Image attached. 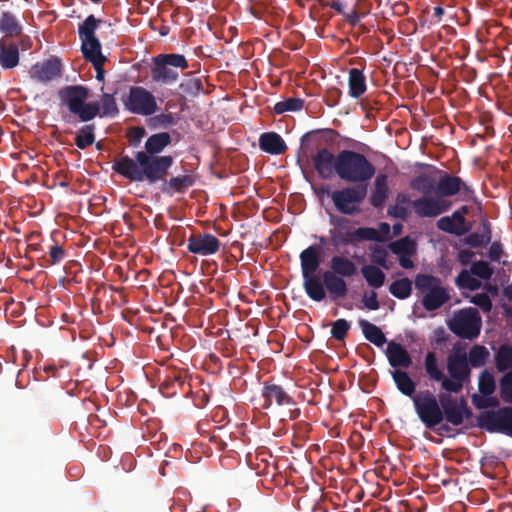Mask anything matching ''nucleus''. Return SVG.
<instances>
[{
	"instance_id": "4d7b16f0",
	"label": "nucleus",
	"mask_w": 512,
	"mask_h": 512,
	"mask_svg": "<svg viewBox=\"0 0 512 512\" xmlns=\"http://www.w3.org/2000/svg\"><path fill=\"white\" fill-rule=\"evenodd\" d=\"M439 382H441V386L445 391L450 393H459L462 390L465 381L446 378L443 375V379Z\"/></svg>"
},
{
	"instance_id": "412c9836",
	"label": "nucleus",
	"mask_w": 512,
	"mask_h": 512,
	"mask_svg": "<svg viewBox=\"0 0 512 512\" xmlns=\"http://www.w3.org/2000/svg\"><path fill=\"white\" fill-rule=\"evenodd\" d=\"M323 286L327 290L333 301L344 298L348 293V285L344 277L338 276L330 271H325L322 275Z\"/></svg>"
},
{
	"instance_id": "c9c22d12",
	"label": "nucleus",
	"mask_w": 512,
	"mask_h": 512,
	"mask_svg": "<svg viewBox=\"0 0 512 512\" xmlns=\"http://www.w3.org/2000/svg\"><path fill=\"white\" fill-rule=\"evenodd\" d=\"M412 284L407 277L395 280L390 284L389 292L398 299H407L412 294Z\"/></svg>"
},
{
	"instance_id": "e2e57ef3",
	"label": "nucleus",
	"mask_w": 512,
	"mask_h": 512,
	"mask_svg": "<svg viewBox=\"0 0 512 512\" xmlns=\"http://www.w3.org/2000/svg\"><path fill=\"white\" fill-rule=\"evenodd\" d=\"M475 255L476 253L470 249H462L457 254V260L462 266H467Z\"/></svg>"
},
{
	"instance_id": "39448f33",
	"label": "nucleus",
	"mask_w": 512,
	"mask_h": 512,
	"mask_svg": "<svg viewBox=\"0 0 512 512\" xmlns=\"http://www.w3.org/2000/svg\"><path fill=\"white\" fill-rule=\"evenodd\" d=\"M330 244L338 249L343 246H357L363 241H383L379 231L371 227L354 228L351 219L345 216L330 215Z\"/></svg>"
},
{
	"instance_id": "a18cd8bd",
	"label": "nucleus",
	"mask_w": 512,
	"mask_h": 512,
	"mask_svg": "<svg viewBox=\"0 0 512 512\" xmlns=\"http://www.w3.org/2000/svg\"><path fill=\"white\" fill-rule=\"evenodd\" d=\"M478 389L479 392L484 396H491L494 393L496 389V383L492 373L487 370H484L480 373Z\"/></svg>"
},
{
	"instance_id": "f704fd0d",
	"label": "nucleus",
	"mask_w": 512,
	"mask_h": 512,
	"mask_svg": "<svg viewBox=\"0 0 512 512\" xmlns=\"http://www.w3.org/2000/svg\"><path fill=\"white\" fill-rule=\"evenodd\" d=\"M95 125L87 124L82 126L75 136V145L84 150L95 143Z\"/></svg>"
},
{
	"instance_id": "6e6552de",
	"label": "nucleus",
	"mask_w": 512,
	"mask_h": 512,
	"mask_svg": "<svg viewBox=\"0 0 512 512\" xmlns=\"http://www.w3.org/2000/svg\"><path fill=\"white\" fill-rule=\"evenodd\" d=\"M418 294L423 295L421 304L426 311H435L447 303L451 296L442 280L430 274H417L414 279Z\"/></svg>"
},
{
	"instance_id": "6e6d98bb",
	"label": "nucleus",
	"mask_w": 512,
	"mask_h": 512,
	"mask_svg": "<svg viewBox=\"0 0 512 512\" xmlns=\"http://www.w3.org/2000/svg\"><path fill=\"white\" fill-rule=\"evenodd\" d=\"M471 303L479 307L483 312L489 313L492 310V301L486 293L475 294L471 298Z\"/></svg>"
},
{
	"instance_id": "a878e982",
	"label": "nucleus",
	"mask_w": 512,
	"mask_h": 512,
	"mask_svg": "<svg viewBox=\"0 0 512 512\" xmlns=\"http://www.w3.org/2000/svg\"><path fill=\"white\" fill-rule=\"evenodd\" d=\"M259 147L271 155L283 154L288 148L283 138L276 132L262 133L259 137Z\"/></svg>"
},
{
	"instance_id": "5701e85b",
	"label": "nucleus",
	"mask_w": 512,
	"mask_h": 512,
	"mask_svg": "<svg viewBox=\"0 0 512 512\" xmlns=\"http://www.w3.org/2000/svg\"><path fill=\"white\" fill-rule=\"evenodd\" d=\"M447 370L451 378L466 381L471 373L467 355L451 354L447 359Z\"/></svg>"
},
{
	"instance_id": "4c0bfd02",
	"label": "nucleus",
	"mask_w": 512,
	"mask_h": 512,
	"mask_svg": "<svg viewBox=\"0 0 512 512\" xmlns=\"http://www.w3.org/2000/svg\"><path fill=\"white\" fill-rule=\"evenodd\" d=\"M424 367L428 377L431 380L439 382L443 379V371L438 367V359L436 353L429 351L424 360Z\"/></svg>"
},
{
	"instance_id": "864d4df0",
	"label": "nucleus",
	"mask_w": 512,
	"mask_h": 512,
	"mask_svg": "<svg viewBox=\"0 0 512 512\" xmlns=\"http://www.w3.org/2000/svg\"><path fill=\"white\" fill-rule=\"evenodd\" d=\"M145 134L146 130L144 127L133 126L128 129L126 137L131 146L137 147L141 143L142 138L145 136Z\"/></svg>"
},
{
	"instance_id": "79ce46f5",
	"label": "nucleus",
	"mask_w": 512,
	"mask_h": 512,
	"mask_svg": "<svg viewBox=\"0 0 512 512\" xmlns=\"http://www.w3.org/2000/svg\"><path fill=\"white\" fill-rule=\"evenodd\" d=\"M488 355L489 352L486 349V347L481 345H475L469 351L467 357L468 364H470L474 368H479L485 364Z\"/></svg>"
},
{
	"instance_id": "bb28decb",
	"label": "nucleus",
	"mask_w": 512,
	"mask_h": 512,
	"mask_svg": "<svg viewBox=\"0 0 512 512\" xmlns=\"http://www.w3.org/2000/svg\"><path fill=\"white\" fill-rule=\"evenodd\" d=\"M491 239V225L487 219H482L479 230L477 232L468 234L466 237L461 239V242L473 248H479L486 247L489 243H491Z\"/></svg>"
},
{
	"instance_id": "0eeeda50",
	"label": "nucleus",
	"mask_w": 512,
	"mask_h": 512,
	"mask_svg": "<svg viewBox=\"0 0 512 512\" xmlns=\"http://www.w3.org/2000/svg\"><path fill=\"white\" fill-rule=\"evenodd\" d=\"M188 67V61L183 54L162 53L152 58L150 76L155 83L172 85L179 79L177 69L186 70Z\"/></svg>"
},
{
	"instance_id": "f03ea898",
	"label": "nucleus",
	"mask_w": 512,
	"mask_h": 512,
	"mask_svg": "<svg viewBox=\"0 0 512 512\" xmlns=\"http://www.w3.org/2000/svg\"><path fill=\"white\" fill-rule=\"evenodd\" d=\"M172 143L168 132L150 135L143 151H138L134 158L122 156L112 165L113 171L131 182H147L155 184L164 181L169 175V169L174 164L171 155H160Z\"/></svg>"
},
{
	"instance_id": "20e7f679",
	"label": "nucleus",
	"mask_w": 512,
	"mask_h": 512,
	"mask_svg": "<svg viewBox=\"0 0 512 512\" xmlns=\"http://www.w3.org/2000/svg\"><path fill=\"white\" fill-rule=\"evenodd\" d=\"M89 89L83 85H67L58 91V98L80 122L87 123L95 117L116 116L119 109L113 94L104 93L100 103L88 102Z\"/></svg>"
},
{
	"instance_id": "680f3d73",
	"label": "nucleus",
	"mask_w": 512,
	"mask_h": 512,
	"mask_svg": "<svg viewBox=\"0 0 512 512\" xmlns=\"http://www.w3.org/2000/svg\"><path fill=\"white\" fill-rule=\"evenodd\" d=\"M388 215L397 219L406 220L409 212L405 206L395 204L388 208Z\"/></svg>"
},
{
	"instance_id": "393cba45",
	"label": "nucleus",
	"mask_w": 512,
	"mask_h": 512,
	"mask_svg": "<svg viewBox=\"0 0 512 512\" xmlns=\"http://www.w3.org/2000/svg\"><path fill=\"white\" fill-rule=\"evenodd\" d=\"M20 60L19 48L16 43L0 39V65L4 70H10L18 66Z\"/></svg>"
},
{
	"instance_id": "dca6fc26",
	"label": "nucleus",
	"mask_w": 512,
	"mask_h": 512,
	"mask_svg": "<svg viewBox=\"0 0 512 512\" xmlns=\"http://www.w3.org/2000/svg\"><path fill=\"white\" fill-rule=\"evenodd\" d=\"M63 70L64 67L60 58L51 56L42 62L33 64L28 73L32 80L47 84L60 79L63 75Z\"/></svg>"
},
{
	"instance_id": "aec40b11",
	"label": "nucleus",
	"mask_w": 512,
	"mask_h": 512,
	"mask_svg": "<svg viewBox=\"0 0 512 512\" xmlns=\"http://www.w3.org/2000/svg\"><path fill=\"white\" fill-rule=\"evenodd\" d=\"M372 189L369 196V203L376 209H382L389 198L390 189L388 185V175L379 172L374 176Z\"/></svg>"
},
{
	"instance_id": "bf43d9fd",
	"label": "nucleus",
	"mask_w": 512,
	"mask_h": 512,
	"mask_svg": "<svg viewBox=\"0 0 512 512\" xmlns=\"http://www.w3.org/2000/svg\"><path fill=\"white\" fill-rule=\"evenodd\" d=\"M342 91L337 87H331L326 91L325 102L328 106L334 107L339 104Z\"/></svg>"
},
{
	"instance_id": "e433bc0d",
	"label": "nucleus",
	"mask_w": 512,
	"mask_h": 512,
	"mask_svg": "<svg viewBox=\"0 0 512 512\" xmlns=\"http://www.w3.org/2000/svg\"><path fill=\"white\" fill-rule=\"evenodd\" d=\"M437 182L434 178L420 174L411 181V187L423 194V196L435 193Z\"/></svg>"
},
{
	"instance_id": "a19ab883",
	"label": "nucleus",
	"mask_w": 512,
	"mask_h": 512,
	"mask_svg": "<svg viewBox=\"0 0 512 512\" xmlns=\"http://www.w3.org/2000/svg\"><path fill=\"white\" fill-rule=\"evenodd\" d=\"M437 228L443 232L454 234L456 236H463L470 228H461L460 225H456L455 221L450 216H444L440 218L437 223Z\"/></svg>"
},
{
	"instance_id": "c756f323",
	"label": "nucleus",
	"mask_w": 512,
	"mask_h": 512,
	"mask_svg": "<svg viewBox=\"0 0 512 512\" xmlns=\"http://www.w3.org/2000/svg\"><path fill=\"white\" fill-rule=\"evenodd\" d=\"M349 95L354 98H360L367 90L366 77L362 70L352 68L348 75Z\"/></svg>"
},
{
	"instance_id": "7c9ffc66",
	"label": "nucleus",
	"mask_w": 512,
	"mask_h": 512,
	"mask_svg": "<svg viewBox=\"0 0 512 512\" xmlns=\"http://www.w3.org/2000/svg\"><path fill=\"white\" fill-rule=\"evenodd\" d=\"M391 376L397 389L403 395L411 397L412 399L417 396L415 395L416 383L412 380L406 371L402 369H394L391 372Z\"/></svg>"
},
{
	"instance_id": "f8f14e48",
	"label": "nucleus",
	"mask_w": 512,
	"mask_h": 512,
	"mask_svg": "<svg viewBox=\"0 0 512 512\" xmlns=\"http://www.w3.org/2000/svg\"><path fill=\"white\" fill-rule=\"evenodd\" d=\"M477 425L488 432H497L512 437V407L481 412L477 417Z\"/></svg>"
},
{
	"instance_id": "de8ad7c7",
	"label": "nucleus",
	"mask_w": 512,
	"mask_h": 512,
	"mask_svg": "<svg viewBox=\"0 0 512 512\" xmlns=\"http://www.w3.org/2000/svg\"><path fill=\"white\" fill-rule=\"evenodd\" d=\"M470 272L479 279L489 280L492 277L494 270L488 262L479 260L472 263Z\"/></svg>"
},
{
	"instance_id": "0e129e2a",
	"label": "nucleus",
	"mask_w": 512,
	"mask_h": 512,
	"mask_svg": "<svg viewBox=\"0 0 512 512\" xmlns=\"http://www.w3.org/2000/svg\"><path fill=\"white\" fill-rule=\"evenodd\" d=\"M106 60L107 59L104 58L101 60H96V61L90 62L96 71V79L100 82L104 81L105 71H104L103 66H104V63L106 62Z\"/></svg>"
},
{
	"instance_id": "49530a36",
	"label": "nucleus",
	"mask_w": 512,
	"mask_h": 512,
	"mask_svg": "<svg viewBox=\"0 0 512 512\" xmlns=\"http://www.w3.org/2000/svg\"><path fill=\"white\" fill-rule=\"evenodd\" d=\"M500 397L505 403H512V370L507 371L499 380Z\"/></svg>"
},
{
	"instance_id": "ddd939ff",
	"label": "nucleus",
	"mask_w": 512,
	"mask_h": 512,
	"mask_svg": "<svg viewBox=\"0 0 512 512\" xmlns=\"http://www.w3.org/2000/svg\"><path fill=\"white\" fill-rule=\"evenodd\" d=\"M124 106L129 112L142 116H151L158 109L154 95L141 86L130 88Z\"/></svg>"
},
{
	"instance_id": "2f4dec72",
	"label": "nucleus",
	"mask_w": 512,
	"mask_h": 512,
	"mask_svg": "<svg viewBox=\"0 0 512 512\" xmlns=\"http://www.w3.org/2000/svg\"><path fill=\"white\" fill-rule=\"evenodd\" d=\"M359 325L362 329L365 339L377 347H382L387 342L383 331L378 326L363 319L359 321Z\"/></svg>"
},
{
	"instance_id": "37998d69",
	"label": "nucleus",
	"mask_w": 512,
	"mask_h": 512,
	"mask_svg": "<svg viewBox=\"0 0 512 512\" xmlns=\"http://www.w3.org/2000/svg\"><path fill=\"white\" fill-rule=\"evenodd\" d=\"M455 283L458 287L468 289L470 291L477 290L481 287V282L470 271L462 270L456 277Z\"/></svg>"
},
{
	"instance_id": "052dcab7",
	"label": "nucleus",
	"mask_w": 512,
	"mask_h": 512,
	"mask_svg": "<svg viewBox=\"0 0 512 512\" xmlns=\"http://www.w3.org/2000/svg\"><path fill=\"white\" fill-rule=\"evenodd\" d=\"M362 302L365 308L369 310H378L380 308V303L375 291H371L370 294L365 293L362 297Z\"/></svg>"
},
{
	"instance_id": "9d476101",
	"label": "nucleus",
	"mask_w": 512,
	"mask_h": 512,
	"mask_svg": "<svg viewBox=\"0 0 512 512\" xmlns=\"http://www.w3.org/2000/svg\"><path fill=\"white\" fill-rule=\"evenodd\" d=\"M449 330L457 337L472 340L480 334L481 317L477 309L469 307L456 311L448 322Z\"/></svg>"
},
{
	"instance_id": "72a5a7b5",
	"label": "nucleus",
	"mask_w": 512,
	"mask_h": 512,
	"mask_svg": "<svg viewBox=\"0 0 512 512\" xmlns=\"http://www.w3.org/2000/svg\"><path fill=\"white\" fill-rule=\"evenodd\" d=\"M495 364L499 372L512 370V345L502 344L495 354Z\"/></svg>"
},
{
	"instance_id": "b1692460",
	"label": "nucleus",
	"mask_w": 512,
	"mask_h": 512,
	"mask_svg": "<svg viewBox=\"0 0 512 512\" xmlns=\"http://www.w3.org/2000/svg\"><path fill=\"white\" fill-rule=\"evenodd\" d=\"M0 33L4 39L22 35L23 26L14 12L7 10L0 13Z\"/></svg>"
},
{
	"instance_id": "cd10ccee",
	"label": "nucleus",
	"mask_w": 512,
	"mask_h": 512,
	"mask_svg": "<svg viewBox=\"0 0 512 512\" xmlns=\"http://www.w3.org/2000/svg\"><path fill=\"white\" fill-rule=\"evenodd\" d=\"M330 272L344 278H352L357 272V265L348 257L335 255L330 260Z\"/></svg>"
},
{
	"instance_id": "4468645a",
	"label": "nucleus",
	"mask_w": 512,
	"mask_h": 512,
	"mask_svg": "<svg viewBox=\"0 0 512 512\" xmlns=\"http://www.w3.org/2000/svg\"><path fill=\"white\" fill-rule=\"evenodd\" d=\"M159 379L161 381L159 391L167 398L174 397L177 394L187 397L191 391L187 373L183 370L175 368L166 369L163 377L159 376Z\"/></svg>"
},
{
	"instance_id": "6ab92c4d",
	"label": "nucleus",
	"mask_w": 512,
	"mask_h": 512,
	"mask_svg": "<svg viewBox=\"0 0 512 512\" xmlns=\"http://www.w3.org/2000/svg\"><path fill=\"white\" fill-rule=\"evenodd\" d=\"M220 241L212 234L192 235L188 238L187 250L193 254L208 256L217 253Z\"/></svg>"
},
{
	"instance_id": "69168bd1",
	"label": "nucleus",
	"mask_w": 512,
	"mask_h": 512,
	"mask_svg": "<svg viewBox=\"0 0 512 512\" xmlns=\"http://www.w3.org/2000/svg\"><path fill=\"white\" fill-rule=\"evenodd\" d=\"M413 254H404L398 256L399 265L404 269H412L414 267V262L411 259Z\"/></svg>"
},
{
	"instance_id": "473e14b6",
	"label": "nucleus",
	"mask_w": 512,
	"mask_h": 512,
	"mask_svg": "<svg viewBox=\"0 0 512 512\" xmlns=\"http://www.w3.org/2000/svg\"><path fill=\"white\" fill-rule=\"evenodd\" d=\"M361 273L368 286L374 289L382 287L385 283V273L375 265H364L361 268Z\"/></svg>"
},
{
	"instance_id": "f257e3e1",
	"label": "nucleus",
	"mask_w": 512,
	"mask_h": 512,
	"mask_svg": "<svg viewBox=\"0 0 512 512\" xmlns=\"http://www.w3.org/2000/svg\"><path fill=\"white\" fill-rule=\"evenodd\" d=\"M320 133L319 130L310 131L301 137L298 157L308 159L317 150L312 162L320 178L329 180L337 176L347 184L367 187L376 174L375 165L358 151L344 149L334 154L326 147L319 148Z\"/></svg>"
},
{
	"instance_id": "4be33fe9",
	"label": "nucleus",
	"mask_w": 512,
	"mask_h": 512,
	"mask_svg": "<svg viewBox=\"0 0 512 512\" xmlns=\"http://www.w3.org/2000/svg\"><path fill=\"white\" fill-rule=\"evenodd\" d=\"M386 356L389 364L395 369H407L412 365L409 352L399 343L391 341L387 345Z\"/></svg>"
},
{
	"instance_id": "13d9d810",
	"label": "nucleus",
	"mask_w": 512,
	"mask_h": 512,
	"mask_svg": "<svg viewBox=\"0 0 512 512\" xmlns=\"http://www.w3.org/2000/svg\"><path fill=\"white\" fill-rule=\"evenodd\" d=\"M505 255L504 247L500 241L491 243L488 250V258L491 262H500V259Z\"/></svg>"
},
{
	"instance_id": "f3484780",
	"label": "nucleus",
	"mask_w": 512,
	"mask_h": 512,
	"mask_svg": "<svg viewBox=\"0 0 512 512\" xmlns=\"http://www.w3.org/2000/svg\"><path fill=\"white\" fill-rule=\"evenodd\" d=\"M415 214L420 218H435L451 207V202L438 197L422 196L411 202Z\"/></svg>"
},
{
	"instance_id": "c03bdc74",
	"label": "nucleus",
	"mask_w": 512,
	"mask_h": 512,
	"mask_svg": "<svg viewBox=\"0 0 512 512\" xmlns=\"http://www.w3.org/2000/svg\"><path fill=\"white\" fill-rule=\"evenodd\" d=\"M304 106V100L301 98H288L284 101L277 102L274 105L273 111L275 114H283L288 111H299Z\"/></svg>"
},
{
	"instance_id": "09e8293b",
	"label": "nucleus",
	"mask_w": 512,
	"mask_h": 512,
	"mask_svg": "<svg viewBox=\"0 0 512 512\" xmlns=\"http://www.w3.org/2000/svg\"><path fill=\"white\" fill-rule=\"evenodd\" d=\"M351 324L346 319H338L332 323L331 337L337 341H343L348 331L350 330Z\"/></svg>"
},
{
	"instance_id": "c85d7f7f",
	"label": "nucleus",
	"mask_w": 512,
	"mask_h": 512,
	"mask_svg": "<svg viewBox=\"0 0 512 512\" xmlns=\"http://www.w3.org/2000/svg\"><path fill=\"white\" fill-rule=\"evenodd\" d=\"M162 186L164 193H185L190 187L195 184V177L191 174L180 175L170 178L168 181L165 179Z\"/></svg>"
},
{
	"instance_id": "58836bf2",
	"label": "nucleus",
	"mask_w": 512,
	"mask_h": 512,
	"mask_svg": "<svg viewBox=\"0 0 512 512\" xmlns=\"http://www.w3.org/2000/svg\"><path fill=\"white\" fill-rule=\"evenodd\" d=\"M389 250L399 256L404 254H414L416 252V244L408 236L388 244Z\"/></svg>"
},
{
	"instance_id": "a211bd4d",
	"label": "nucleus",
	"mask_w": 512,
	"mask_h": 512,
	"mask_svg": "<svg viewBox=\"0 0 512 512\" xmlns=\"http://www.w3.org/2000/svg\"><path fill=\"white\" fill-rule=\"evenodd\" d=\"M261 396L264 400L263 409H269L276 403L277 406H295V401L285 389L276 383L266 381L263 383Z\"/></svg>"
},
{
	"instance_id": "9b49d317",
	"label": "nucleus",
	"mask_w": 512,
	"mask_h": 512,
	"mask_svg": "<svg viewBox=\"0 0 512 512\" xmlns=\"http://www.w3.org/2000/svg\"><path fill=\"white\" fill-rule=\"evenodd\" d=\"M100 22L99 19L91 14L78 27V34L81 39V52L88 62L106 58L102 54L101 43L95 35Z\"/></svg>"
},
{
	"instance_id": "8fccbe9b",
	"label": "nucleus",
	"mask_w": 512,
	"mask_h": 512,
	"mask_svg": "<svg viewBox=\"0 0 512 512\" xmlns=\"http://www.w3.org/2000/svg\"><path fill=\"white\" fill-rule=\"evenodd\" d=\"M179 88L187 95L196 96L203 89V85L201 79L191 78L182 82Z\"/></svg>"
},
{
	"instance_id": "5fc2aeb1",
	"label": "nucleus",
	"mask_w": 512,
	"mask_h": 512,
	"mask_svg": "<svg viewBox=\"0 0 512 512\" xmlns=\"http://www.w3.org/2000/svg\"><path fill=\"white\" fill-rule=\"evenodd\" d=\"M388 252L384 247L375 246L371 252V260L373 263L388 269L387 265Z\"/></svg>"
},
{
	"instance_id": "423d86ee",
	"label": "nucleus",
	"mask_w": 512,
	"mask_h": 512,
	"mask_svg": "<svg viewBox=\"0 0 512 512\" xmlns=\"http://www.w3.org/2000/svg\"><path fill=\"white\" fill-rule=\"evenodd\" d=\"M300 265L303 278V289L307 296L321 302L326 298V292L321 278L316 274L321 263L320 247L311 245L300 253Z\"/></svg>"
},
{
	"instance_id": "774afa93",
	"label": "nucleus",
	"mask_w": 512,
	"mask_h": 512,
	"mask_svg": "<svg viewBox=\"0 0 512 512\" xmlns=\"http://www.w3.org/2000/svg\"><path fill=\"white\" fill-rule=\"evenodd\" d=\"M343 16L345 17V19L351 24V25H356L360 18H359V15H358V12L353 9L350 13L348 14H343Z\"/></svg>"
},
{
	"instance_id": "338daca9",
	"label": "nucleus",
	"mask_w": 512,
	"mask_h": 512,
	"mask_svg": "<svg viewBox=\"0 0 512 512\" xmlns=\"http://www.w3.org/2000/svg\"><path fill=\"white\" fill-rule=\"evenodd\" d=\"M450 218H452L455 221L456 225H460L461 228H469L466 225V219L464 216H462L461 212L454 211Z\"/></svg>"
},
{
	"instance_id": "603ef678",
	"label": "nucleus",
	"mask_w": 512,
	"mask_h": 512,
	"mask_svg": "<svg viewBox=\"0 0 512 512\" xmlns=\"http://www.w3.org/2000/svg\"><path fill=\"white\" fill-rule=\"evenodd\" d=\"M472 404L477 409H485L498 405V400L494 397L484 396L483 394H473L471 397Z\"/></svg>"
},
{
	"instance_id": "3c124183",
	"label": "nucleus",
	"mask_w": 512,
	"mask_h": 512,
	"mask_svg": "<svg viewBox=\"0 0 512 512\" xmlns=\"http://www.w3.org/2000/svg\"><path fill=\"white\" fill-rule=\"evenodd\" d=\"M66 257V251L64 248L54 243L49 247V259L47 260V265H56L59 264Z\"/></svg>"
},
{
	"instance_id": "7ed1b4c3",
	"label": "nucleus",
	"mask_w": 512,
	"mask_h": 512,
	"mask_svg": "<svg viewBox=\"0 0 512 512\" xmlns=\"http://www.w3.org/2000/svg\"><path fill=\"white\" fill-rule=\"evenodd\" d=\"M413 404L424 426L431 430L437 428L440 435L450 431L448 424H442L443 420L453 426H461L473 416L464 397L458 399L446 393L440 394L437 399L433 393L425 390L413 398Z\"/></svg>"
},
{
	"instance_id": "2eb2a0df",
	"label": "nucleus",
	"mask_w": 512,
	"mask_h": 512,
	"mask_svg": "<svg viewBox=\"0 0 512 512\" xmlns=\"http://www.w3.org/2000/svg\"><path fill=\"white\" fill-rule=\"evenodd\" d=\"M440 178L437 181L435 194L440 198L451 197L460 194L461 200L470 201L474 197V190L468 186L460 177L440 171Z\"/></svg>"
},
{
	"instance_id": "1a4fd4ad",
	"label": "nucleus",
	"mask_w": 512,
	"mask_h": 512,
	"mask_svg": "<svg viewBox=\"0 0 512 512\" xmlns=\"http://www.w3.org/2000/svg\"><path fill=\"white\" fill-rule=\"evenodd\" d=\"M367 196L366 185L349 184L342 189L330 193V198L336 210L343 214L354 216L360 213V205Z\"/></svg>"
},
{
	"instance_id": "ea45409f",
	"label": "nucleus",
	"mask_w": 512,
	"mask_h": 512,
	"mask_svg": "<svg viewBox=\"0 0 512 512\" xmlns=\"http://www.w3.org/2000/svg\"><path fill=\"white\" fill-rule=\"evenodd\" d=\"M176 123L177 119L172 113H161L147 120L150 129H165L176 125Z\"/></svg>"
}]
</instances>
